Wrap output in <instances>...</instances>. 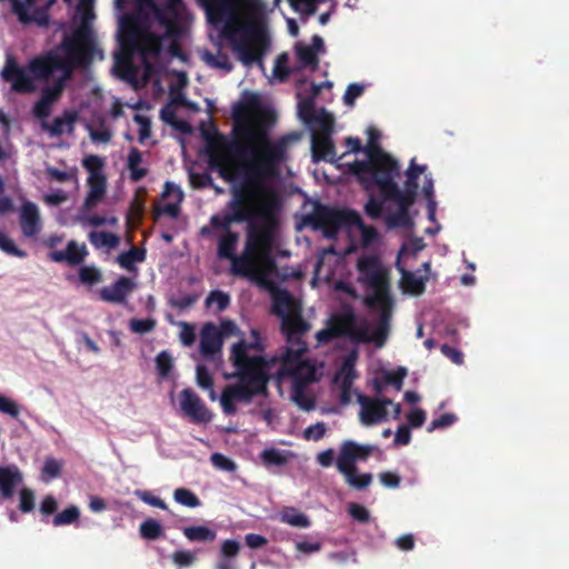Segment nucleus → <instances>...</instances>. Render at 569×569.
Returning a JSON list of instances; mask_svg holds the SVG:
<instances>
[{
	"label": "nucleus",
	"mask_w": 569,
	"mask_h": 569,
	"mask_svg": "<svg viewBox=\"0 0 569 569\" xmlns=\"http://www.w3.org/2000/svg\"><path fill=\"white\" fill-rule=\"evenodd\" d=\"M259 107L256 94L233 108L234 124L231 139L217 134L207 146L208 163L226 182L232 183L227 212L213 214L210 224L223 233L232 223L248 226L262 220V210L271 203V216L280 209V198L268 182L280 176L287 158L289 138L272 140L269 127L274 121L271 111L261 110L258 117L248 119V112Z\"/></svg>",
	"instance_id": "1"
},
{
	"label": "nucleus",
	"mask_w": 569,
	"mask_h": 569,
	"mask_svg": "<svg viewBox=\"0 0 569 569\" xmlns=\"http://www.w3.org/2000/svg\"><path fill=\"white\" fill-rule=\"evenodd\" d=\"M350 171L358 178L366 191H370L375 187L379 189L380 198L370 194L365 204V212L372 220L382 217L388 199L410 200L415 203L419 188L418 178L420 174L425 177L428 174L426 173L427 166L417 164L412 159L406 171L405 190H400L395 181L400 172L398 161L378 148L370 149L369 160H355L350 164Z\"/></svg>",
	"instance_id": "2"
},
{
	"label": "nucleus",
	"mask_w": 569,
	"mask_h": 569,
	"mask_svg": "<svg viewBox=\"0 0 569 569\" xmlns=\"http://www.w3.org/2000/svg\"><path fill=\"white\" fill-rule=\"evenodd\" d=\"M262 210V220L248 226L243 252L234 253L239 234L232 230L222 233L218 240V257L231 261L233 276L248 278L259 284H266L268 274L276 268L272 257L274 234L278 228L277 216H271L270 203Z\"/></svg>",
	"instance_id": "3"
},
{
	"label": "nucleus",
	"mask_w": 569,
	"mask_h": 569,
	"mask_svg": "<svg viewBox=\"0 0 569 569\" xmlns=\"http://www.w3.org/2000/svg\"><path fill=\"white\" fill-rule=\"evenodd\" d=\"M93 50L91 31L87 27L78 28L71 36H66L57 49L32 58L28 71L40 81H48L54 72L60 71L61 76L54 81L66 88L76 69L91 63Z\"/></svg>",
	"instance_id": "4"
},
{
	"label": "nucleus",
	"mask_w": 569,
	"mask_h": 569,
	"mask_svg": "<svg viewBox=\"0 0 569 569\" xmlns=\"http://www.w3.org/2000/svg\"><path fill=\"white\" fill-rule=\"evenodd\" d=\"M214 13L223 21L222 34L230 40L240 61L246 66L261 63L267 40L260 27L243 20L227 1L220 2Z\"/></svg>",
	"instance_id": "5"
},
{
	"label": "nucleus",
	"mask_w": 569,
	"mask_h": 569,
	"mask_svg": "<svg viewBox=\"0 0 569 569\" xmlns=\"http://www.w3.org/2000/svg\"><path fill=\"white\" fill-rule=\"evenodd\" d=\"M238 382L228 385L221 392L220 403L226 415L237 412L236 402L249 405L258 395H266L269 376L261 369V359L244 358L242 350H236L234 366Z\"/></svg>",
	"instance_id": "6"
},
{
	"label": "nucleus",
	"mask_w": 569,
	"mask_h": 569,
	"mask_svg": "<svg viewBox=\"0 0 569 569\" xmlns=\"http://www.w3.org/2000/svg\"><path fill=\"white\" fill-rule=\"evenodd\" d=\"M358 282L371 290L363 298L365 306L379 311L381 325L391 323L393 299L390 293V271L376 254L362 256L357 261Z\"/></svg>",
	"instance_id": "7"
},
{
	"label": "nucleus",
	"mask_w": 569,
	"mask_h": 569,
	"mask_svg": "<svg viewBox=\"0 0 569 569\" xmlns=\"http://www.w3.org/2000/svg\"><path fill=\"white\" fill-rule=\"evenodd\" d=\"M328 325L337 339L348 338L355 343L373 342L377 348H382L386 345L391 326L390 322H387L382 327L381 317H379L372 333H370L366 321L361 326H357V317L351 309L332 315Z\"/></svg>",
	"instance_id": "8"
},
{
	"label": "nucleus",
	"mask_w": 569,
	"mask_h": 569,
	"mask_svg": "<svg viewBox=\"0 0 569 569\" xmlns=\"http://www.w3.org/2000/svg\"><path fill=\"white\" fill-rule=\"evenodd\" d=\"M167 39L153 32L142 31L136 21L124 20L121 22L119 42L126 58H117L119 66L130 68V57L139 52L143 60L148 57H158L162 51V41Z\"/></svg>",
	"instance_id": "9"
},
{
	"label": "nucleus",
	"mask_w": 569,
	"mask_h": 569,
	"mask_svg": "<svg viewBox=\"0 0 569 569\" xmlns=\"http://www.w3.org/2000/svg\"><path fill=\"white\" fill-rule=\"evenodd\" d=\"M271 311L281 319V332L288 343L306 342L303 336L311 325L303 319L300 303L288 290L278 289L272 292Z\"/></svg>",
	"instance_id": "10"
},
{
	"label": "nucleus",
	"mask_w": 569,
	"mask_h": 569,
	"mask_svg": "<svg viewBox=\"0 0 569 569\" xmlns=\"http://www.w3.org/2000/svg\"><path fill=\"white\" fill-rule=\"evenodd\" d=\"M359 213L353 210L328 207L320 201H315L312 211L302 217V224L321 230L328 239L337 237L338 232L349 223H358Z\"/></svg>",
	"instance_id": "11"
},
{
	"label": "nucleus",
	"mask_w": 569,
	"mask_h": 569,
	"mask_svg": "<svg viewBox=\"0 0 569 569\" xmlns=\"http://www.w3.org/2000/svg\"><path fill=\"white\" fill-rule=\"evenodd\" d=\"M2 80L11 84V89L18 93H32L37 87L34 80H37L31 73L19 66L13 57H8L4 67L1 71Z\"/></svg>",
	"instance_id": "12"
},
{
	"label": "nucleus",
	"mask_w": 569,
	"mask_h": 569,
	"mask_svg": "<svg viewBox=\"0 0 569 569\" xmlns=\"http://www.w3.org/2000/svg\"><path fill=\"white\" fill-rule=\"evenodd\" d=\"M373 449V446L359 445L353 440L343 441L336 460L337 469L340 473H347L350 469L357 468V461H366Z\"/></svg>",
	"instance_id": "13"
},
{
	"label": "nucleus",
	"mask_w": 569,
	"mask_h": 569,
	"mask_svg": "<svg viewBox=\"0 0 569 569\" xmlns=\"http://www.w3.org/2000/svg\"><path fill=\"white\" fill-rule=\"evenodd\" d=\"M358 403L361 407L360 421L365 426H372L387 419V408L392 405V400L389 398H370L359 393Z\"/></svg>",
	"instance_id": "14"
},
{
	"label": "nucleus",
	"mask_w": 569,
	"mask_h": 569,
	"mask_svg": "<svg viewBox=\"0 0 569 569\" xmlns=\"http://www.w3.org/2000/svg\"><path fill=\"white\" fill-rule=\"evenodd\" d=\"M180 407L196 423H207L212 418L206 405L190 388H186L180 392Z\"/></svg>",
	"instance_id": "15"
},
{
	"label": "nucleus",
	"mask_w": 569,
	"mask_h": 569,
	"mask_svg": "<svg viewBox=\"0 0 569 569\" xmlns=\"http://www.w3.org/2000/svg\"><path fill=\"white\" fill-rule=\"evenodd\" d=\"M223 338L222 332L212 322H207L202 326L200 331L199 351L206 359L213 358L222 349Z\"/></svg>",
	"instance_id": "16"
},
{
	"label": "nucleus",
	"mask_w": 569,
	"mask_h": 569,
	"mask_svg": "<svg viewBox=\"0 0 569 569\" xmlns=\"http://www.w3.org/2000/svg\"><path fill=\"white\" fill-rule=\"evenodd\" d=\"M136 283L128 277L120 276L113 284L103 287L99 291L100 299L109 303L122 305L127 297L134 290Z\"/></svg>",
	"instance_id": "17"
},
{
	"label": "nucleus",
	"mask_w": 569,
	"mask_h": 569,
	"mask_svg": "<svg viewBox=\"0 0 569 569\" xmlns=\"http://www.w3.org/2000/svg\"><path fill=\"white\" fill-rule=\"evenodd\" d=\"M11 3V11L17 16L18 20L22 24L36 23L40 27H47L49 24V12L48 7H38L30 13L23 0H9Z\"/></svg>",
	"instance_id": "18"
},
{
	"label": "nucleus",
	"mask_w": 569,
	"mask_h": 569,
	"mask_svg": "<svg viewBox=\"0 0 569 569\" xmlns=\"http://www.w3.org/2000/svg\"><path fill=\"white\" fill-rule=\"evenodd\" d=\"M87 256V246L84 243L79 244L74 240L69 241L64 250L51 251L49 253L50 260L59 263L64 262L70 267L81 264Z\"/></svg>",
	"instance_id": "19"
},
{
	"label": "nucleus",
	"mask_w": 569,
	"mask_h": 569,
	"mask_svg": "<svg viewBox=\"0 0 569 569\" xmlns=\"http://www.w3.org/2000/svg\"><path fill=\"white\" fill-rule=\"evenodd\" d=\"M20 227L22 234L27 238H33L40 232V214L34 203L26 202L22 204L20 212Z\"/></svg>",
	"instance_id": "20"
},
{
	"label": "nucleus",
	"mask_w": 569,
	"mask_h": 569,
	"mask_svg": "<svg viewBox=\"0 0 569 569\" xmlns=\"http://www.w3.org/2000/svg\"><path fill=\"white\" fill-rule=\"evenodd\" d=\"M281 353V365L279 372L286 375L289 370L297 368L298 365L302 363L306 359L305 353L308 351L307 342L288 343Z\"/></svg>",
	"instance_id": "21"
},
{
	"label": "nucleus",
	"mask_w": 569,
	"mask_h": 569,
	"mask_svg": "<svg viewBox=\"0 0 569 569\" xmlns=\"http://www.w3.org/2000/svg\"><path fill=\"white\" fill-rule=\"evenodd\" d=\"M311 152L313 162H333L336 157V148L331 136L312 134Z\"/></svg>",
	"instance_id": "22"
},
{
	"label": "nucleus",
	"mask_w": 569,
	"mask_h": 569,
	"mask_svg": "<svg viewBox=\"0 0 569 569\" xmlns=\"http://www.w3.org/2000/svg\"><path fill=\"white\" fill-rule=\"evenodd\" d=\"M22 481V473L17 466L0 467V496L12 498L16 487Z\"/></svg>",
	"instance_id": "23"
},
{
	"label": "nucleus",
	"mask_w": 569,
	"mask_h": 569,
	"mask_svg": "<svg viewBox=\"0 0 569 569\" xmlns=\"http://www.w3.org/2000/svg\"><path fill=\"white\" fill-rule=\"evenodd\" d=\"M393 201L398 206V210L393 213H389L385 217L388 228H407L412 226V220L409 216V209L413 204L410 200L406 201L402 199H388Z\"/></svg>",
	"instance_id": "24"
},
{
	"label": "nucleus",
	"mask_w": 569,
	"mask_h": 569,
	"mask_svg": "<svg viewBox=\"0 0 569 569\" xmlns=\"http://www.w3.org/2000/svg\"><path fill=\"white\" fill-rule=\"evenodd\" d=\"M251 333L253 337V340L251 342H246L244 340H241L232 346L231 355H230L231 362L234 366L236 350L239 349V350H242L244 358H247L249 360H251L253 358H260L261 359V369H262V371H267V361L263 356H250L249 355L250 350H256V351L263 350V343L259 337L258 330L252 329Z\"/></svg>",
	"instance_id": "25"
},
{
	"label": "nucleus",
	"mask_w": 569,
	"mask_h": 569,
	"mask_svg": "<svg viewBox=\"0 0 569 569\" xmlns=\"http://www.w3.org/2000/svg\"><path fill=\"white\" fill-rule=\"evenodd\" d=\"M77 112L64 111L62 117L53 119L52 123L47 121L41 122L42 130L50 133L51 137H60L64 131L72 132L73 124L77 120Z\"/></svg>",
	"instance_id": "26"
},
{
	"label": "nucleus",
	"mask_w": 569,
	"mask_h": 569,
	"mask_svg": "<svg viewBox=\"0 0 569 569\" xmlns=\"http://www.w3.org/2000/svg\"><path fill=\"white\" fill-rule=\"evenodd\" d=\"M154 16L158 22L161 26L166 27L163 37L173 38L179 34V27L176 22L177 14L170 4L161 8H156Z\"/></svg>",
	"instance_id": "27"
},
{
	"label": "nucleus",
	"mask_w": 569,
	"mask_h": 569,
	"mask_svg": "<svg viewBox=\"0 0 569 569\" xmlns=\"http://www.w3.org/2000/svg\"><path fill=\"white\" fill-rule=\"evenodd\" d=\"M181 531L190 542L210 543L217 538L216 530L202 525L183 527Z\"/></svg>",
	"instance_id": "28"
},
{
	"label": "nucleus",
	"mask_w": 569,
	"mask_h": 569,
	"mask_svg": "<svg viewBox=\"0 0 569 569\" xmlns=\"http://www.w3.org/2000/svg\"><path fill=\"white\" fill-rule=\"evenodd\" d=\"M284 376L293 378V385L307 386L308 383L315 382L317 380L316 368L308 359L298 365L297 368L286 372Z\"/></svg>",
	"instance_id": "29"
},
{
	"label": "nucleus",
	"mask_w": 569,
	"mask_h": 569,
	"mask_svg": "<svg viewBox=\"0 0 569 569\" xmlns=\"http://www.w3.org/2000/svg\"><path fill=\"white\" fill-rule=\"evenodd\" d=\"M89 184V192L84 199L83 208L86 210H90L93 208L97 203H99L104 193L107 188V179L106 178H93L88 179Z\"/></svg>",
	"instance_id": "30"
},
{
	"label": "nucleus",
	"mask_w": 569,
	"mask_h": 569,
	"mask_svg": "<svg viewBox=\"0 0 569 569\" xmlns=\"http://www.w3.org/2000/svg\"><path fill=\"white\" fill-rule=\"evenodd\" d=\"M141 162V151L136 147L130 148L127 157V168L130 172V180L133 182L142 180L148 174V169L140 167Z\"/></svg>",
	"instance_id": "31"
},
{
	"label": "nucleus",
	"mask_w": 569,
	"mask_h": 569,
	"mask_svg": "<svg viewBox=\"0 0 569 569\" xmlns=\"http://www.w3.org/2000/svg\"><path fill=\"white\" fill-rule=\"evenodd\" d=\"M426 277H417L411 271H402L401 277V286L405 292L413 295V296H420L426 290Z\"/></svg>",
	"instance_id": "32"
},
{
	"label": "nucleus",
	"mask_w": 569,
	"mask_h": 569,
	"mask_svg": "<svg viewBox=\"0 0 569 569\" xmlns=\"http://www.w3.org/2000/svg\"><path fill=\"white\" fill-rule=\"evenodd\" d=\"M146 260V249L143 248H131L128 251L121 252L117 257L118 263L128 271H136V263L143 262Z\"/></svg>",
	"instance_id": "33"
},
{
	"label": "nucleus",
	"mask_w": 569,
	"mask_h": 569,
	"mask_svg": "<svg viewBox=\"0 0 569 569\" xmlns=\"http://www.w3.org/2000/svg\"><path fill=\"white\" fill-rule=\"evenodd\" d=\"M280 521L296 528H308L311 526V521L302 512H299L293 507H286L280 512Z\"/></svg>",
	"instance_id": "34"
},
{
	"label": "nucleus",
	"mask_w": 569,
	"mask_h": 569,
	"mask_svg": "<svg viewBox=\"0 0 569 569\" xmlns=\"http://www.w3.org/2000/svg\"><path fill=\"white\" fill-rule=\"evenodd\" d=\"M139 533L146 540H157L166 535L161 523L152 518H148L140 523Z\"/></svg>",
	"instance_id": "35"
},
{
	"label": "nucleus",
	"mask_w": 569,
	"mask_h": 569,
	"mask_svg": "<svg viewBox=\"0 0 569 569\" xmlns=\"http://www.w3.org/2000/svg\"><path fill=\"white\" fill-rule=\"evenodd\" d=\"M89 240L96 248H116L119 244V237L108 231H91Z\"/></svg>",
	"instance_id": "36"
},
{
	"label": "nucleus",
	"mask_w": 569,
	"mask_h": 569,
	"mask_svg": "<svg viewBox=\"0 0 569 569\" xmlns=\"http://www.w3.org/2000/svg\"><path fill=\"white\" fill-rule=\"evenodd\" d=\"M342 475L346 479V482L357 490H362L372 482L371 473L367 472L359 475L357 468H352L347 473Z\"/></svg>",
	"instance_id": "37"
},
{
	"label": "nucleus",
	"mask_w": 569,
	"mask_h": 569,
	"mask_svg": "<svg viewBox=\"0 0 569 569\" xmlns=\"http://www.w3.org/2000/svg\"><path fill=\"white\" fill-rule=\"evenodd\" d=\"M173 499L177 503L188 508H198L201 506L198 496L190 489L183 487L177 488L173 491Z\"/></svg>",
	"instance_id": "38"
},
{
	"label": "nucleus",
	"mask_w": 569,
	"mask_h": 569,
	"mask_svg": "<svg viewBox=\"0 0 569 569\" xmlns=\"http://www.w3.org/2000/svg\"><path fill=\"white\" fill-rule=\"evenodd\" d=\"M312 122H315L318 127V131L313 134L319 136H331L333 131V117L328 113L325 109H322L317 116L313 118Z\"/></svg>",
	"instance_id": "39"
},
{
	"label": "nucleus",
	"mask_w": 569,
	"mask_h": 569,
	"mask_svg": "<svg viewBox=\"0 0 569 569\" xmlns=\"http://www.w3.org/2000/svg\"><path fill=\"white\" fill-rule=\"evenodd\" d=\"M82 166L89 172V178L88 179H93L94 177L96 178H106V176L102 172L104 162H103V159L100 158L99 156H96V154L87 156L82 160Z\"/></svg>",
	"instance_id": "40"
},
{
	"label": "nucleus",
	"mask_w": 569,
	"mask_h": 569,
	"mask_svg": "<svg viewBox=\"0 0 569 569\" xmlns=\"http://www.w3.org/2000/svg\"><path fill=\"white\" fill-rule=\"evenodd\" d=\"M80 518L79 508L76 506H70L57 513L52 520V525L54 527L68 526L73 522H77Z\"/></svg>",
	"instance_id": "41"
},
{
	"label": "nucleus",
	"mask_w": 569,
	"mask_h": 569,
	"mask_svg": "<svg viewBox=\"0 0 569 569\" xmlns=\"http://www.w3.org/2000/svg\"><path fill=\"white\" fill-rule=\"evenodd\" d=\"M305 388L302 385H293L292 400L299 408L310 411L315 408V400L306 393Z\"/></svg>",
	"instance_id": "42"
},
{
	"label": "nucleus",
	"mask_w": 569,
	"mask_h": 569,
	"mask_svg": "<svg viewBox=\"0 0 569 569\" xmlns=\"http://www.w3.org/2000/svg\"><path fill=\"white\" fill-rule=\"evenodd\" d=\"M79 281L83 284L93 286L102 280L101 271L94 266H82L78 271Z\"/></svg>",
	"instance_id": "43"
},
{
	"label": "nucleus",
	"mask_w": 569,
	"mask_h": 569,
	"mask_svg": "<svg viewBox=\"0 0 569 569\" xmlns=\"http://www.w3.org/2000/svg\"><path fill=\"white\" fill-rule=\"evenodd\" d=\"M422 193L427 200L428 204V217L430 220H435L436 216V200L433 196V180L430 174H427L425 177L423 186H422Z\"/></svg>",
	"instance_id": "44"
},
{
	"label": "nucleus",
	"mask_w": 569,
	"mask_h": 569,
	"mask_svg": "<svg viewBox=\"0 0 569 569\" xmlns=\"http://www.w3.org/2000/svg\"><path fill=\"white\" fill-rule=\"evenodd\" d=\"M61 470H62V463L60 461H58L57 459L51 458V457L47 458L43 463L42 470H41L42 480L48 482V481L59 477L61 473Z\"/></svg>",
	"instance_id": "45"
},
{
	"label": "nucleus",
	"mask_w": 569,
	"mask_h": 569,
	"mask_svg": "<svg viewBox=\"0 0 569 569\" xmlns=\"http://www.w3.org/2000/svg\"><path fill=\"white\" fill-rule=\"evenodd\" d=\"M203 59L210 67L223 69L226 71H230L232 69V63L226 53L213 54L209 51H206Z\"/></svg>",
	"instance_id": "46"
},
{
	"label": "nucleus",
	"mask_w": 569,
	"mask_h": 569,
	"mask_svg": "<svg viewBox=\"0 0 569 569\" xmlns=\"http://www.w3.org/2000/svg\"><path fill=\"white\" fill-rule=\"evenodd\" d=\"M348 227H356L361 232L362 241L367 246L373 243L378 239L377 229L373 226H367L360 214L358 223H349Z\"/></svg>",
	"instance_id": "47"
},
{
	"label": "nucleus",
	"mask_w": 569,
	"mask_h": 569,
	"mask_svg": "<svg viewBox=\"0 0 569 569\" xmlns=\"http://www.w3.org/2000/svg\"><path fill=\"white\" fill-rule=\"evenodd\" d=\"M0 249L6 252L7 254L18 257V258H26L27 252L22 249H19L14 241L3 231H0Z\"/></svg>",
	"instance_id": "48"
},
{
	"label": "nucleus",
	"mask_w": 569,
	"mask_h": 569,
	"mask_svg": "<svg viewBox=\"0 0 569 569\" xmlns=\"http://www.w3.org/2000/svg\"><path fill=\"white\" fill-rule=\"evenodd\" d=\"M297 58L305 67L310 66L313 69L318 67L319 60L317 53L308 46L297 47Z\"/></svg>",
	"instance_id": "49"
},
{
	"label": "nucleus",
	"mask_w": 569,
	"mask_h": 569,
	"mask_svg": "<svg viewBox=\"0 0 569 569\" xmlns=\"http://www.w3.org/2000/svg\"><path fill=\"white\" fill-rule=\"evenodd\" d=\"M64 89L66 88L62 87L61 82L54 81L52 86H46L42 88L40 98L53 104L61 98Z\"/></svg>",
	"instance_id": "50"
},
{
	"label": "nucleus",
	"mask_w": 569,
	"mask_h": 569,
	"mask_svg": "<svg viewBox=\"0 0 569 569\" xmlns=\"http://www.w3.org/2000/svg\"><path fill=\"white\" fill-rule=\"evenodd\" d=\"M156 367L161 378H167L173 367L172 357L168 351H161L156 357Z\"/></svg>",
	"instance_id": "51"
},
{
	"label": "nucleus",
	"mask_w": 569,
	"mask_h": 569,
	"mask_svg": "<svg viewBox=\"0 0 569 569\" xmlns=\"http://www.w3.org/2000/svg\"><path fill=\"white\" fill-rule=\"evenodd\" d=\"M156 320L152 318L138 319L132 318L129 322L130 330L134 333L143 335L151 332L156 328Z\"/></svg>",
	"instance_id": "52"
},
{
	"label": "nucleus",
	"mask_w": 569,
	"mask_h": 569,
	"mask_svg": "<svg viewBox=\"0 0 569 569\" xmlns=\"http://www.w3.org/2000/svg\"><path fill=\"white\" fill-rule=\"evenodd\" d=\"M407 376V369L405 367H399L395 371H388L383 376V380L386 385H390L395 387L396 390H401L403 385V379Z\"/></svg>",
	"instance_id": "53"
},
{
	"label": "nucleus",
	"mask_w": 569,
	"mask_h": 569,
	"mask_svg": "<svg viewBox=\"0 0 569 569\" xmlns=\"http://www.w3.org/2000/svg\"><path fill=\"white\" fill-rule=\"evenodd\" d=\"M213 303L217 305L218 311H223L229 307L230 297L228 293H224L219 290L211 291L206 299V305L211 306Z\"/></svg>",
	"instance_id": "54"
},
{
	"label": "nucleus",
	"mask_w": 569,
	"mask_h": 569,
	"mask_svg": "<svg viewBox=\"0 0 569 569\" xmlns=\"http://www.w3.org/2000/svg\"><path fill=\"white\" fill-rule=\"evenodd\" d=\"M134 495L144 503L162 510H168V505L159 497L152 495L148 490H137Z\"/></svg>",
	"instance_id": "55"
},
{
	"label": "nucleus",
	"mask_w": 569,
	"mask_h": 569,
	"mask_svg": "<svg viewBox=\"0 0 569 569\" xmlns=\"http://www.w3.org/2000/svg\"><path fill=\"white\" fill-rule=\"evenodd\" d=\"M171 558L173 563L180 568L190 567L196 561V556L190 550H177Z\"/></svg>",
	"instance_id": "56"
},
{
	"label": "nucleus",
	"mask_w": 569,
	"mask_h": 569,
	"mask_svg": "<svg viewBox=\"0 0 569 569\" xmlns=\"http://www.w3.org/2000/svg\"><path fill=\"white\" fill-rule=\"evenodd\" d=\"M210 460H211L212 465L218 469L229 471V472H233L237 469V465L234 463V461L231 460L230 458L223 456L222 453H219V452L212 453Z\"/></svg>",
	"instance_id": "57"
},
{
	"label": "nucleus",
	"mask_w": 569,
	"mask_h": 569,
	"mask_svg": "<svg viewBox=\"0 0 569 569\" xmlns=\"http://www.w3.org/2000/svg\"><path fill=\"white\" fill-rule=\"evenodd\" d=\"M457 421L455 413H443L439 418L433 419L428 426L427 431L432 432L437 429H445L452 426Z\"/></svg>",
	"instance_id": "58"
},
{
	"label": "nucleus",
	"mask_w": 569,
	"mask_h": 569,
	"mask_svg": "<svg viewBox=\"0 0 569 569\" xmlns=\"http://www.w3.org/2000/svg\"><path fill=\"white\" fill-rule=\"evenodd\" d=\"M291 8L300 13L308 16L315 14L317 10V0H288Z\"/></svg>",
	"instance_id": "59"
},
{
	"label": "nucleus",
	"mask_w": 569,
	"mask_h": 569,
	"mask_svg": "<svg viewBox=\"0 0 569 569\" xmlns=\"http://www.w3.org/2000/svg\"><path fill=\"white\" fill-rule=\"evenodd\" d=\"M46 176L51 181L67 182L76 178V172L61 171L54 167L46 168Z\"/></svg>",
	"instance_id": "60"
},
{
	"label": "nucleus",
	"mask_w": 569,
	"mask_h": 569,
	"mask_svg": "<svg viewBox=\"0 0 569 569\" xmlns=\"http://www.w3.org/2000/svg\"><path fill=\"white\" fill-rule=\"evenodd\" d=\"M326 431H327L326 423L320 421V422H317L315 425L307 427L303 431V437L307 440L318 441L325 437Z\"/></svg>",
	"instance_id": "61"
},
{
	"label": "nucleus",
	"mask_w": 569,
	"mask_h": 569,
	"mask_svg": "<svg viewBox=\"0 0 569 569\" xmlns=\"http://www.w3.org/2000/svg\"><path fill=\"white\" fill-rule=\"evenodd\" d=\"M133 120L139 124V142L143 143L151 136V121L141 114H134Z\"/></svg>",
	"instance_id": "62"
},
{
	"label": "nucleus",
	"mask_w": 569,
	"mask_h": 569,
	"mask_svg": "<svg viewBox=\"0 0 569 569\" xmlns=\"http://www.w3.org/2000/svg\"><path fill=\"white\" fill-rule=\"evenodd\" d=\"M19 509L27 513L34 509V493L29 488H23L20 491V503Z\"/></svg>",
	"instance_id": "63"
},
{
	"label": "nucleus",
	"mask_w": 569,
	"mask_h": 569,
	"mask_svg": "<svg viewBox=\"0 0 569 569\" xmlns=\"http://www.w3.org/2000/svg\"><path fill=\"white\" fill-rule=\"evenodd\" d=\"M365 91V87L359 83H350L343 94V102L347 106H353L356 99H358Z\"/></svg>",
	"instance_id": "64"
}]
</instances>
